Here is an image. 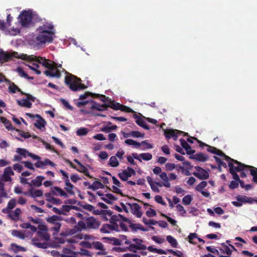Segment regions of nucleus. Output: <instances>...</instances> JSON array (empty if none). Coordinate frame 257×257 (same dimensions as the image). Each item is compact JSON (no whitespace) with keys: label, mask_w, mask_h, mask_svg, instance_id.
<instances>
[{"label":"nucleus","mask_w":257,"mask_h":257,"mask_svg":"<svg viewBox=\"0 0 257 257\" xmlns=\"http://www.w3.org/2000/svg\"><path fill=\"white\" fill-rule=\"evenodd\" d=\"M119 226L117 223H111V224H104L100 228L102 233H108L112 231H118Z\"/></svg>","instance_id":"10"},{"label":"nucleus","mask_w":257,"mask_h":257,"mask_svg":"<svg viewBox=\"0 0 257 257\" xmlns=\"http://www.w3.org/2000/svg\"><path fill=\"white\" fill-rule=\"evenodd\" d=\"M16 52H14L11 53L4 51L3 49H0V63H4L10 61L12 58L16 57Z\"/></svg>","instance_id":"12"},{"label":"nucleus","mask_w":257,"mask_h":257,"mask_svg":"<svg viewBox=\"0 0 257 257\" xmlns=\"http://www.w3.org/2000/svg\"><path fill=\"white\" fill-rule=\"evenodd\" d=\"M103 240L104 241L108 242L112 245H120L121 244L120 241L115 237L109 238L108 237H103Z\"/></svg>","instance_id":"29"},{"label":"nucleus","mask_w":257,"mask_h":257,"mask_svg":"<svg viewBox=\"0 0 257 257\" xmlns=\"http://www.w3.org/2000/svg\"><path fill=\"white\" fill-rule=\"evenodd\" d=\"M19 23L23 28H28L32 25L33 14L30 10L23 11L19 16Z\"/></svg>","instance_id":"3"},{"label":"nucleus","mask_w":257,"mask_h":257,"mask_svg":"<svg viewBox=\"0 0 257 257\" xmlns=\"http://www.w3.org/2000/svg\"><path fill=\"white\" fill-rule=\"evenodd\" d=\"M75 207L73 206L63 205L61 208V214L67 215V213H68L71 209H73Z\"/></svg>","instance_id":"39"},{"label":"nucleus","mask_w":257,"mask_h":257,"mask_svg":"<svg viewBox=\"0 0 257 257\" xmlns=\"http://www.w3.org/2000/svg\"><path fill=\"white\" fill-rule=\"evenodd\" d=\"M127 248L130 251L136 253V250H145L147 248V246L146 245H141L139 246L138 245H136L135 244L132 243L129 245V247H128Z\"/></svg>","instance_id":"32"},{"label":"nucleus","mask_w":257,"mask_h":257,"mask_svg":"<svg viewBox=\"0 0 257 257\" xmlns=\"http://www.w3.org/2000/svg\"><path fill=\"white\" fill-rule=\"evenodd\" d=\"M180 142L181 145L186 150V153L188 155H192L195 152V150L191 149L190 146L185 140L180 139Z\"/></svg>","instance_id":"23"},{"label":"nucleus","mask_w":257,"mask_h":257,"mask_svg":"<svg viewBox=\"0 0 257 257\" xmlns=\"http://www.w3.org/2000/svg\"><path fill=\"white\" fill-rule=\"evenodd\" d=\"M180 133H183L182 131L177 130H166L164 131V135L166 138L168 140L172 138L174 140L176 141L178 138V134Z\"/></svg>","instance_id":"16"},{"label":"nucleus","mask_w":257,"mask_h":257,"mask_svg":"<svg viewBox=\"0 0 257 257\" xmlns=\"http://www.w3.org/2000/svg\"><path fill=\"white\" fill-rule=\"evenodd\" d=\"M207 182L205 181H202L196 187V190L198 191H201L204 188H205L207 186Z\"/></svg>","instance_id":"59"},{"label":"nucleus","mask_w":257,"mask_h":257,"mask_svg":"<svg viewBox=\"0 0 257 257\" xmlns=\"http://www.w3.org/2000/svg\"><path fill=\"white\" fill-rule=\"evenodd\" d=\"M224 158L225 160L228 162V166H229V163H231L234 165V164L238 165H240V164H241V163L237 161V160H234V159L231 158L230 157H229L228 156H226V155L224 157Z\"/></svg>","instance_id":"51"},{"label":"nucleus","mask_w":257,"mask_h":257,"mask_svg":"<svg viewBox=\"0 0 257 257\" xmlns=\"http://www.w3.org/2000/svg\"><path fill=\"white\" fill-rule=\"evenodd\" d=\"M108 107H110L114 110H121L128 112L132 111V109L130 107L114 101L111 102V104L108 105Z\"/></svg>","instance_id":"17"},{"label":"nucleus","mask_w":257,"mask_h":257,"mask_svg":"<svg viewBox=\"0 0 257 257\" xmlns=\"http://www.w3.org/2000/svg\"><path fill=\"white\" fill-rule=\"evenodd\" d=\"M101 199L108 204H111V201L116 200L117 198L112 194L108 193L105 195V197H101Z\"/></svg>","instance_id":"33"},{"label":"nucleus","mask_w":257,"mask_h":257,"mask_svg":"<svg viewBox=\"0 0 257 257\" xmlns=\"http://www.w3.org/2000/svg\"><path fill=\"white\" fill-rule=\"evenodd\" d=\"M247 166L246 168L249 169L250 174L252 176V181L257 184V168L251 166Z\"/></svg>","instance_id":"28"},{"label":"nucleus","mask_w":257,"mask_h":257,"mask_svg":"<svg viewBox=\"0 0 257 257\" xmlns=\"http://www.w3.org/2000/svg\"><path fill=\"white\" fill-rule=\"evenodd\" d=\"M45 177L42 176H38L36 177L35 179L32 180L30 185H33L35 187H40L42 185L43 180Z\"/></svg>","instance_id":"31"},{"label":"nucleus","mask_w":257,"mask_h":257,"mask_svg":"<svg viewBox=\"0 0 257 257\" xmlns=\"http://www.w3.org/2000/svg\"><path fill=\"white\" fill-rule=\"evenodd\" d=\"M167 251L177 257H185L184 254L180 250L174 251L172 249H167Z\"/></svg>","instance_id":"52"},{"label":"nucleus","mask_w":257,"mask_h":257,"mask_svg":"<svg viewBox=\"0 0 257 257\" xmlns=\"http://www.w3.org/2000/svg\"><path fill=\"white\" fill-rule=\"evenodd\" d=\"M92 248L98 249L100 250H103L104 247L103 244L99 241H94L92 242Z\"/></svg>","instance_id":"50"},{"label":"nucleus","mask_w":257,"mask_h":257,"mask_svg":"<svg viewBox=\"0 0 257 257\" xmlns=\"http://www.w3.org/2000/svg\"><path fill=\"white\" fill-rule=\"evenodd\" d=\"M54 26L51 24L48 26L44 25L38 28L39 34L36 37V40L41 44L51 43L53 41L55 32Z\"/></svg>","instance_id":"1"},{"label":"nucleus","mask_w":257,"mask_h":257,"mask_svg":"<svg viewBox=\"0 0 257 257\" xmlns=\"http://www.w3.org/2000/svg\"><path fill=\"white\" fill-rule=\"evenodd\" d=\"M126 204L130 207V208L132 210V213L134 215L138 218L142 217L143 213L142 211H140L141 207L139 204L137 203H126Z\"/></svg>","instance_id":"15"},{"label":"nucleus","mask_w":257,"mask_h":257,"mask_svg":"<svg viewBox=\"0 0 257 257\" xmlns=\"http://www.w3.org/2000/svg\"><path fill=\"white\" fill-rule=\"evenodd\" d=\"M77 224L79 226L78 227L76 226L74 229L70 230L69 233L70 234H73L76 232L81 231L82 229L87 228L86 221L84 222L80 220L78 222Z\"/></svg>","instance_id":"25"},{"label":"nucleus","mask_w":257,"mask_h":257,"mask_svg":"<svg viewBox=\"0 0 257 257\" xmlns=\"http://www.w3.org/2000/svg\"><path fill=\"white\" fill-rule=\"evenodd\" d=\"M197 172H194L193 175L201 180H205L208 178L209 173L205 170L199 166L195 167Z\"/></svg>","instance_id":"14"},{"label":"nucleus","mask_w":257,"mask_h":257,"mask_svg":"<svg viewBox=\"0 0 257 257\" xmlns=\"http://www.w3.org/2000/svg\"><path fill=\"white\" fill-rule=\"evenodd\" d=\"M60 101L62 103V104L67 108V109H68L70 110H73V107L70 105L69 103L66 101L65 99H60Z\"/></svg>","instance_id":"60"},{"label":"nucleus","mask_w":257,"mask_h":257,"mask_svg":"<svg viewBox=\"0 0 257 257\" xmlns=\"http://www.w3.org/2000/svg\"><path fill=\"white\" fill-rule=\"evenodd\" d=\"M108 165L112 167L118 166L119 162L115 156H111L110 158Z\"/></svg>","instance_id":"41"},{"label":"nucleus","mask_w":257,"mask_h":257,"mask_svg":"<svg viewBox=\"0 0 257 257\" xmlns=\"http://www.w3.org/2000/svg\"><path fill=\"white\" fill-rule=\"evenodd\" d=\"M247 165L243 164H240L235 166L231 163H229V172L232 175V177L235 181H240L239 177L236 173V172L245 170Z\"/></svg>","instance_id":"5"},{"label":"nucleus","mask_w":257,"mask_h":257,"mask_svg":"<svg viewBox=\"0 0 257 257\" xmlns=\"http://www.w3.org/2000/svg\"><path fill=\"white\" fill-rule=\"evenodd\" d=\"M14 172L10 167H7L5 169L4 174H3L1 179L5 182H10L11 181V175H14Z\"/></svg>","instance_id":"18"},{"label":"nucleus","mask_w":257,"mask_h":257,"mask_svg":"<svg viewBox=\"0 0 257 257\" xmlns=\"http://www.w3.org/2000/svg\"><path fill=\"white\" fill-rule=\"evenodd\" d=\"M17 154L20 155V156H17V161H20L22 157L26 158L29 157L30 152L24 149L17 148Z\"/></svg>","instance_id":"27"},{"label":"nucleus","mask_w":257,"mask_h":257,"mask_svg":"<svg viewBox=\"0 0 257 257\" xmlns=\"http://www.w3.org/2000/svg\"><path fill=\"white\" fill-rule=\"evenodd\" d=\"M134 159L139 160L140 162H142L141 159L139 157V155L137 153H133L132 154V156H128L127 157V161L133 165H136V163L134 161Z\"/></svg>","instance_id":"36"},{"label":"nucleus","mask_w":257,"mask_h":257,"mask_svg":"<svg viewBox=\"0 0 257 257\" xmlns=\"http://www.w3.org/2000/svg\"><path fill=\"white\" fill-rule=\"evenodd\" d=\"M146 214L148 217H151L156 215V212L155 210L150 208L146 211Z\"/></svg>","instance_id":"63"},{"label":"nucleus","mask_w":257,"mask_h":257,"mask_svg":"<svg viewBox=\"0 0 257 257\" xmlns=\"http://www.w3.org/2000/svg\"><path fill=\"white\" fill-rule=\"evenodd\" d=\"M16 205V200L15 199H11L8 203L7 207L4 208L2 212L4 213L8 214L9 218L16 221V210L14 211H12Z\"/></svg>","instance_id":"4"},{"label":"nucleus","mask_w":257,"mask_h":257,"mask_svg":"<svg viewBox=\"0 0 257 257\" xmlns=\"http://www.w3.org/2000/svg\"><path fill=\"white\" fill-rule=\"evenodd\" d=\"M131 136L134 138H143L144 137V134H142L138 131H132L130 133Z\"/></svg>","instance_id":"58"},{"label":"nucleus","mask_w":257,"mask_h":257,"mask_svg":"<svg viewBox=\"0 0 257 257\" xmlns=\"http://www.w3.org/2000/svg\"><path fill=\"white\" fill-rule=\"evenodd\" d=\"M5 184L3 182V180L0 179V199H3V198H7L8 194L5 190Z\"/></svg>","instance_id":"37"},{"label":"nucleus","mask_w":257,"mask_h":257,"mask_svg":"<svg viewBox=\"0 0 257 257\" xmlns=\"http://www.w3.org/2000/svg\"><path fill=\"white\" fill-rule=\"evenodd\" d=\"M17 73H18L19 75L21 77H24L26 79L29 80H33L34 79L33 77L29 76L24 71V70L20 67H17Z\"/></svg>","instance_id":"38"},{"label":"nucleus","mask_w":257,"mask_h":257,"mask_svg":"<svg viewBox=\"0 0 257 257\" xmlns=\"http://www.w3.org/2000/svg\"><path fill=\"white\" fill-rule=\"evenodd\" d=\"M130 224V227L132 228L133 231L141 229V224L140 223H133L131 221V223H128Z\"/></svg>","instance_id":"57"},{"label":"nucleus","mask_w":257,"mask_h":257,"mask_svg":"<svg viewBox=\"0 0 257 257\" xmlns=\"http://www.w3.org/2000/svg\"><path fill=\"white\" fill-rule=\"evenodd\" d=\"M139 157L142 158L145 161H150L152 159V155L149 153H144L140 154L139 155Z\"/></svg>","instance_id":"48"},{"label":"nucleus","mask_w":257,"mask_h":257,"mask_svg":"<svg viewBox=\"0 0 257 257\" xmlns=\"http://www.w3.org/2000/svg\"><path fill=\"white\" fill-rule=\"evenodd\" d=\"M188 241L190 243L194 244L195 242H193V240L195 238H197V234L195 233H190L188 235Z\"/></svg>","instance_id":"61"},{"label":"nucleus","mask_w":257,"mask_h":257,"mask_svg":"<svg viewBox=\"0 0 257 257\" xmlns=\"http://www.w3.org/2000/svg\"><path fill=\"white\" fill-rule=\"evenodd\" d=\"M155 200L158 203L161 204L163 205H166V202L163 200L162 197L160 195H156L155 197Z\"/></svg>","instance_id":"64"},{"label":"nucleus","mask_w":257,"mask_h":257,"mask_svg":"<svg viewBox=\"0 0 257 257\" xmlns=\"http://www.w3.org/2000/svg\"><path fill=\"white\" fill-rule=\"evenodd\" d=\"M28 66L31 70L35 71L37 74L40 75L41 73V71L38 69V68H39V65L37 62H34L32 63V66L28 65Z\"/></svg>","instance_id":"45"},{"label":"nucleus","mask_w":257,"mask_h":257,"mask_svg":"<svg viewBox=\"0 0 257 257\" xmlns=\"http://www.w3.org/2000/svg\"><path fill=\"white\" fill-rule=\"evenodd\" d=\"M66 187H65V190H66V192L68 194L74 195L75 194V192L73 191V189L75 188L74 186L72 185L70 181H67L65 183Z\"/></svg>","instance_id":"35"},{"label":"nucleus","mask_w":257,"mask_h":257,"mask_svg":"<svg viewBox=\"0 0 257 257\" xmlns=\"http://www.w3.org/2000/svg\"><path fill=\"white\" fill-rule=\"evenodd\" d=\"M236 199L237 201L240 202L242 204L247 203L252 204L254 201V200L252 198L250 197H247L245 195H238L236 197Z\"/></svg>","instance_id":"26"},{"label":"nucleus","mask_w":257,"mask_h":257,"mask_svg":"<svg viewBox=\"0 0 257 257\" xmlns=\"http://www.w3.org/2000/svg\"><path fill=\"white\" fill-rule=\"evenodd\" d=\"M21 59L22 60H24L27 61L35 62L43 65L46 58L41 57H37L34 55L28 56L25 54H22L19 55L17 53V59Z\"/></svg>","instance_id":"8"},{"label":"nucleus","mask_w":257,"mask_h":257,"mask_svg":"<svg viewBox=\"0 0 257 257\" xmlns=\"http://www.w3.org/2000/svg\"><path fill=\"white\" fill-rule=\"evenodd\" d=\"M17 132L19 133V135L21 137H23L25 139L29 138L31 137V136L29 134L28 132H25L22 131H20L17 129Z\"/></svg>","instance_id":"62"},{"label":"nucleus","mask_w":257,"mask_h":257,"mask_svg":"<svg viewBox=\"0 0 257 257\" xmlns=\"http://www.w3.org/2000/svg\"><path fill=\"white\" fill-rule=\"evenodd\" d=\"M60 257H81L79 256V253L74 251L68 248H64Z\"/></svg>","instance_id":"21"},{"label":"nucleus","mask_w":257,"mask_h":257,"mask_svg":"<svg viewBox=\"0 0 257 257\" xmlns=\"http://www.w3.org/2000/svg\"><path fill=\"white\" fill-rule=\"evenodd\" d=\"M33 244L38 248L45 249L48 247V244L46 242H36L35 239H33Z\"/></svg>","instance_id":"46"},{"label":"nucleus","mask_w":257,"mask_h":257,"mask_svg":"<svg viewBox=\"0 0 257 257\" xmlns=\"http://www.w3.org/2000/svg\"><path fill=\"white\" fill-rule=\"evenodd\" d=\"M135 117L137 119L136 120V123L144 128L145 130H149L150 129L149 126L147 124L146 122L140 116H137L136 115L135 116Z\"/></svg>","instance_id":"30"},{"label":"nucleus","mask_w":257,"mask_h":257,"mask_svg":"<svg viewBox=\"0 0 257 257\" xmlns=\"http://www.w3.org/2000/svg\"><path fill=\"white\" fill-rule=\"evenodd\" d=\"M166 239L168 242L173 247H176L178 245V242L175 238L171 235H168L166 237Z\"/></svg>","instance_id":"44"},{"label":"nucleus","mask_w":257,"mask_h":257,"mask_svg":"<svg viewBox=\"0 0 257 257\" xmlns=\"http://www.w3.org/2000/svg\"><path fill=\"white\" fill-rule=\"evenodd\" d=\"M31 196L35 198L37 197H41L43 196V192L41 190H33L31 189L29 191Z\"/></svg>","instance_id":"42"},{"label":"nucleus","mask_w":257,"mask_h":257,"mask_svg":"<svg viewBox=\"0 0 257 257\" xmlns=\"http://www.w3.org/2000/svg\"><path fill=\"white\" fill-rule=\"evenodd\" d=\"M46 220L48 222L54 224L59 222L60 220V217L57 215H53L51 217L47 218Z\"/></svg>","instance_id":"43"},{"label":"nucleus","mask_w":257,"mask_h":257,"mask_svg":"<svg viewBox=\"0 0 257 257\" xmlns=\"http://www.w3.org/2000/svg\"><path fill=\"white\" fill-rule=\"evenodd\" d=\"M223 248L220 249L221 252L226 253L228 255H230L232 253V250L226 245H223Z\"/></svg>","instance_id":"54"},{"label":"nucleus","mask_w":257,"mask_h":257,"mask_svg":"<svg viewBox=\"0 0 257 257\" xmlns=\"http://www.w3.org/2000/svg\"><path fill=\"white\" fill-rule=\"evenodd\" d=\"M45 74L51 77L60 78L61 74L60 71L57 69V64L55 63L52 66L51 69L44 71Z\"/></svg>","instance_id":"11"},{"label":"nucleus","mask_w":257,"mask_h":257,"mask_svg":"<svg viewBox=\"0 0 257 257\" xmlns=\"http://www.w3.org/2000/svg\"><path fill=\"white\" fill-rule=\"evenodd\" d=\"M88 133V129L85 127H80L76 131V135L78 136H83L87 135Z\"/></svg>","instance_id":"49"},{"label":"nucleus","mask_w":257,"mask_h":257,"mask_svg":"<svg viewBox=\"0 0 257 257\" xmlns=\"http://www.w3.org/2000/svg\"><path fill=\"white\" fill-rule=\"evenodd\" d=\"M118 176L120 179L123 181H126L129 177H131V175L127 173V171L124 170L121 173L118 174Z\"/></svg>","instance_id":"40"},{"label":"nucleus","mask_w":257,"mask_h":257,"mask_svg":"<svg viewBox=\"0 0 257 257\" xmlns=\"http://www.w3.org/2000/svg\"><path fill=\"white\" fill-rule=\"evenodd\" d=\"M52 192L53 195L55 196H60L65 198L68 197V194L62 189L57 186H54L52 188Z\"/></svg>","instance_id":"22"},{"label":"nucleus","mask_w":257,"mask_h":257,"mask_svg":"<svg viewBox=\"0 0 257 257\" xmlns=\"http://www.w3.org/2000/svg\"><path fill=\"white\" fill-rule=\"evenodd\" d=\"M86 223L87 228L96 229H98L100 225V222L98 221L94 217H89L86 219Z\"/></svg>","instance_id":"13"},{"label":"nucleus","mask_w":257,"mask_h":257,"mask_svg":"<svg viewBox=\"0 0 257 257\" xmlns=\"http://www.w3.org/2000/svg\"><path fill=\"white\" fill-rule=\"evenodd\" d=\"M88 189L95 191L99 188H104V185L99 181H95L91 186L88 187Z\"/></svg>","instance_id":"34"},{"label":"nucleus","mask_w":257,"mask_h":257,"mask_svg":"<svg viewBox=\"0 0 257 257\" xmlns=\"http://www.w3.org/2000/svg\"><path fill=\"white\" fill-rule=\"evenodd\" d=\"M2 122L4 124L8 130H11L12 129V125L11 123L10 122V121L9 120H7V118H6L5 117H4L3 118Z\"/></svg>","instance_id":"56"},{"label":"nucleus","mask_w":257,"mask_h":257,"mask_svg":"<svg viewBox=\"0 0 257 257\" xmlns=\"http://www.w3.org/2000/svg\"><path fill=\"white\" fill-rule=\"evenodd\" d=\"M38 229L40 230L37 232L38 236L42 239L44 240H48L50 236L46 231L45 226L43 225H39Z\"/></svg>","instance_id":"20"},{"label":"nucleus","mask_w":257,"mask_h":257,"mask_svg":"<svg viewBox=\"0 0 257 257\" xmlns=\"http://www.w3.org/2000/svg\"><path fill=\"white\" fill-rule=\"evenodd\" d=\"M125 143L128 145L134 146L135 148H139L141 146V144L132 139H127L125 141Z\"/></svg>","instance_id":"47"},{"label":"nucleus","mask_w":257,"mask_h":257,"mask_svg":"<svg viewBox=\"0 0 257 257\" xmlns=\"http://www.w3.org/2000/svg\"><path fill=\"white\" fill-rule=\"evenodd\" d=\"M120 220L123 221L126 223H131V220L127 218L122 216L120 214H118L117 215H111L110 218L109 219V221L110 223H116L117 221H119Z\"/></svg>","instance_id":"19"},{"label":"nucleus","mask_w":257,"mask_h":257,"mask_svg":"<svg viewBox=\"0 0 257 257\" xmlns=\"http://www.w3.org/2000/svg\"><path fill=\"white\" fill-rule=\"evenodd\" d=\"M26 95V98H23L20 100H17V103L21 106L31 108L32 106V103L30 101L35 102L36 98L30 94L25 93Z\"/></svg>","instance_id":"9"},{"label":"nucleus","mask_w":257,"mask_h":257,"mask_svg":"<svg viewBox=\"0 0 257 257\" xmlns=\"http://www.w3.org/2000/svg\"><path fill=\"white\" fill-rule=\"evenodd\" d=\"M192 200V198L190 195H187L182 199V202L185 205H189Z\"/></svg>","instance_id":"53"},{"label":"nucleus","mask_w":257,"mask_h":257,"mask_svg":"<svg viewBox=\"0 0 257 257\" xmlns=\"http://www.w3.org/2000/svg\"><path fill=\"white\" fill-rule=\"evenodd\" d=\"M26 115L32 119L36 118L34 123V126L39 130H42V128H45L47 122L46 120L39 114H33L30 113H27Z\"/></svg>","instance_id":"7"},{"label":"nucleus","mask_w":257,"mask_h":257,"mask_svg":"<svg viewBox=\"0 0 257 257\" xmlns=\"http://www.w3.org/2000/svg\"><path fill=\"white\" fill-rule=\"evenodd\" d=\"M190 158L195 159L199 162H204L208 159L209 157L206 154L199 153L192 156H190Z\"/></svg>","instance_id":"24"},{"label":"nucleus","mask_w":257,"mask_h":257,"mask_svg":"<svg viewBox=\"0 0 257 257\" xmlns=\"http://www.w3.org/2000/svg\"><path fill=\"white\" fill-rule=\"evenodd\" d=\"M51 62H52V61H50V60L45 59V61H44V63L43 66H44L45 67L48 68V69H51L52 66L55 64V63H54V62H53V63H51Z\"/></svg>","instance_id":"55"},{"label":"nucleus","mask_w":257,"mask_h":257,"mask_svg":"<svg viewBox=\"0 0 257 257\" xmlns=\"http://www.w3.org/2000/svg\"><path fill=\"white\" fill-rule=\"evenodd\" d=\"M89 102L93 103L92 105L90 107V109H96L99 111H103L104 110H106L107 108L108 107V105L107 104H99L95 102L92 99L90 100L79 101L77 103V106L79 107H82L85 105L86 104Z\"/></svg>","instance_id":"6"},{"label":"nucleus","mask_w":257,"mask_h":257,"mask_svg":"<svg viewBox=\"0 0 257 257\" xmlns=\"http://www.w3.org/2000/svg\"><path fill=\"white\" fill-rule=\"evenodd\" d=\"M81 82L80 78L71 74H68L65 77V84L69 86L71 90L73 91L83 90L86 88V86Z\"/></svg>","instance_id":"2"}]
</instances>
